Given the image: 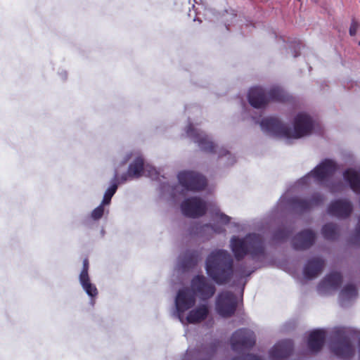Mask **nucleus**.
<instances>
[{
	"instance_id": "obj_1",
	"label": "nucleus",
	"mask_w": 360,
	"mask_h": 360,
	"mask_svg": "<svg viewBox=\"0 0 360 360\" xmlns=\"http://www.w3.org/2000/svg\"><path fill=\"white\" fill-rule=\"evenodd\" d=\"M260 127L264 132L276 138L299 139L310 134L314 124L310 116L299 113L295 117L293 130L275 117L262 119Z\"/></svg>"
},
{
	"instance_id": "obj_2",
	"label": "nucleus",
	"mask_w": 360,
	"mask_h": 360,
	"mask_svg": "<svg viewBox=\"0 0 360 360\" xmlns=\"http://www.w3.org/2000/svg\"><path fill=\"white\" fill-rule=\"evenodd\" d=\"M205 270L209 277L217 284H226L233 276V258L226 250H214L206 259Z\"/></svg>"
},
{
	"instance_id": "obj_3",
	"label": "nucleus",
	"mask_w": 360,
	"mask_h": 360,
	"mask_svg": "<svg viewBox=\"0 0 360 360\" xmlns=\"http://www.w3.org/2000/svg\"><path fill=\"white\" fill-rule=\"evenodd\" d=\"M231 249L238 261L242 260L247 255H250L253 259L265 255L264 240L256 233L248 234L243 238L233 236L231 240Z\"/></svg>"
},
{
	"instance_id": "obj_4",
	"label": "nucleus",
	"mask_w": 360,
	"mask_h": 360,
	"mask_svg": "<svg viewBox=\"0 0 360 360\" xmlns=\"http://www.w3.org/2000/svg\"><path fill=\"white\" fill-rule=\"evenodd\" d=\"M177 177L179 184L188 191H200L207 186L206 178L194 171H181L179 172Z\"/></svg>"
},
{
	"instance_id": "obj_5",
	"label": "nucleus",
	"mask_w": 360,
	"mask_h": 360,
	"mask_svg": "<svg viewBox=\"0 0 360 360\" xmlns=\"http://www.w3.org/2000/svg\"><path fill=\"white\" fill-rule=\"evenodd\" d=\"M238 307V300L234 293L230 291L220 292L216 300V311L224 318L232 316Z\"/></svg>"
},
{
	"instance_id": "obj_6",
	"label": "nucleus",
	"mask_w": 360,
	"mask_h": 360,
	"mask_svg": "<svg viewBox=\"0 0 360 360\" xmlns=\"http://www.w3.org/2000/svg\"><path fill=\"white\" fill-rule=\"evenodd\" d=\"M331 351L335 356L344 359L352 358L355 353L349 338L342 333H338L337 338L333 342Z\"/></svg>"
},
{
	"instance_id": "obj_7",
	"label": "nucleus",
	"mask_w": 360,
	"mask_h": 360,
	"mask_svg": "<svg viewBox=\"0 0 360 360\" xmlns=\"http://www.w3.org/2000/svg\"><path fill=\"white\" fill-rule=\"evenodd\" d=\"M191 286L193 293L198 295L202 300H209L216 292L215 286L203 275L195 276L191 280Z\"/></svg>"
},
{
	"instance_id": "obj_8",
	"label": "nucleus",
	"mask_w": 360,
	"mask_h": 360,
	"mask_svg": "<svg viewBox=\"0 0 360 360\" xmlns=\"http://www.w3.org/2000/svg\"><path fill=\"white\" fill-rule=\"evenodd\" d=\"M255 342L254 333L247 328L237 330L231 338V347L234 351L250 349L255 345Z\"/></svg>"
},
{
	"instance_id": "obj_9",
	"label": "nucleus",
	"mask_w": 360,
	"mask_h": 360,
	"mask_svg": "<svg viewBox=\"0 0 360 360\" xmlns=\"http://www.w3.org/2000/svg\"><path fill=\"white\" fill-rule=\"evenodd\" d=\"M184 215L191 218H198L203 216L207 211L205 201L198 197H191L184 200L181 205Z\"/></svg>"
},
{
	"instance_id": "obj_10",
	"label": "nucleus",
	"mask_w": 360,
	"mask_h": 360,
	"mask_svg": "<svg viewBox=\"0 0 360 360\" xmlns=\"http://www.w3.org/2000/svg\"><path fill=\"white\" fill-rule=\"evenodd\" d=\"M186 132L187 136L192 138L203 151L210 153H217V146L210 140V137L203 131L195 129L192 124L187 126Z\"/></svg>"
},
{
	"instance_id": "obj_11",
	"label": "nucleus",
	"mask_w": 360,
	"mask_h": 360,
	"mask_svg": "<svg viewBox=\"0 0 360 360\" xmlns=\"http://www.w3.org/2000/svg\"><path fill=\"white\" fill-rule=\"evenodd\" d=\"M324 196L319 193H313L309 198L294 197L290 200V205L293 210L299 212H304L323 203Z\"/></svg>"
},
{
	"instance_id": "obj_12",
	"label": "nucleus",
	"mask_w": 360,
	"mask_h": 360,
	"mask_svg": "<svg viewBox=\"0 0 360 360\" xmlns=\"http://www.w3.org/2000/svg\"><path fill=\"white\" fill-rule=\"evenodd\" d=\"M195 304V296L188 288L181 289L178 291L175 304L179 318L184 312L192 308Z\"/></svg>"
},
{
	"instance_id": "obj_13",
	"label": "nucleus",
	"mask_w": 360,
	"mask_h": 360,
	"mask_svg": "<svg viewBox=\"0 0 360 360\" xmlns=\"http://www.w3.org/2000/svg\"><path fill=\"white\" fill-rule=\"evenodd\" d=\"M316 238V233L312 230L304 229L293 237L292 245L296 250H305L314 244Z\"/></svg>"
},
{
	"instance_id": "obj_14",
	"label": "nucleus",
	"mask_w": 360,
	"mask_h": 360,
	"mask_svg": "<svg viewBox=\"0 0 360 360\" xmlns=\"http://www.w3.org/2000/svg\"><path fill=\"white\" fill-rule=\"evenodd\" d=\"M336 169V164L334 161L326 159L311 171V174L317 181H323L325 179L333 176Z\"/></svg>"
},
{
	"instance_id": "obj_15",
	"label": "nucleus",
	"mask_w": 360,
	"mask_h": 360,
	"mask_svg": "<svg viewBox=\"0 0 360 360\" xmlns=\"http://www.w3.org/2000/svg\"><path fill=\"white\" fill-rule=\"evenodd\" d=\"M352 212V203L347 200H337L332 202L328 207V212L338 218L345 219Z\"/></svg>"
},
{
	"instance_id": "obj_16",
	"label": "nucleus",
	"mask_w": 360,
	"mask_h": 360,
	"mask_svg": "<svg viewBox=\"0 0 360 360\" xmlns=\"http://www.w3.org/2000/svg\"><path fill=\"white\" fill-rule=\"evenodd\" d=\"M248 98L249 103L255 108H263L269 103L267 92L260 86L251 88Z\"/></svg>"
},
{
	"instance_id": "obj_17",
	"label": "nucleus",
	"mask_w": 360,
	"mask_h": 360,
	"mask_svg": "<svg viewBox=\"0 0 360 360\" xmlns=\"http://www.w3.org/2000/svg\"><path fill=\"white\" fill-rule=\"evenodd\" d=\"M293 351V342L290 340H284L276 344L270 351V356L275 360L284 359L291 355Z\"/></svg>"
},
{
	"instance_id": "obj_18",
	"label": "nucleus",
	"mask_w": 360,
	"mask_h": 360,
	"mask_svg": "<svg viewBox=\"0 0 360 360\" xmlns=\"http://www.w3.org/2000/svg\"><path fill=\"white\" fill-rule=\"evenodd\" d=\"M326 333L323 330L317 329L311 331L308 337L307 347L312 353L320 352L324 345Z\"/></svg>"
},
{
	"instance_id": "obj_19",
	"label": "nucleus",
	"mask_w": 360,
	"mask_h": 360,
	"mask_svg": "<svg viewBox=\"0 0 360 360\" xmlns=\"http://www.w3.org/2000/svg\"><path fill=\"white\" fill-rule=\"evenodd\" d=\"M325 266V262L320 257L312 258L307 262L303 273L305 278L311 279L321 273Z\"/></svg>"
},
{
	"instance_id": "obj_20",
	"label": "nucleus",
	"mask_w": 360,
	"mask_h": 360,
	"mask_svg": "<svg viewBox=\"0 0 360 360\" xmlns=\"http://www.w3.org/2000/svg\"><path fill=\"white\" fill-rule=\"evenodd\" d=\"M209 314V308L207 304H201L191 310L187 315L186 321L189 323H199L205 320Z\"/></svg>"
},
{
	"instance_id": "obj_21",
	"label": "nucleus",
	"mask_w": 360,
	"mask_h": 360,
	"mask_svg": "<svg viewBox=\"0 0 360 360\" xmlns=\"http://www.w3.org/2000/svg\"><path fill=\"white\" fill-rule=\"evenodd\" d=\"M344 179L349 183L352 190L356 194L360 193V172L353 169H347L343 173Z\"/></svg>"
},
{
	"instance_id": "obj_22",
	"label": "nucleus",
	"mask_w": 360,
	"mask_h": 360,
	"mask_svg": "<svg viewBox=\"0 0 360 360\" xmlns=\"http://www.w3.org/2000/svg\"><path fill=\"white\" fill-rule=\"evenodd\" d=\"M197 233L202 237L209 239L214 233H221L225 231V229L221 226L216 224H205L196 227Z\"/></svg>"
},
{
	"instance_id": "obj_23",
	"label": "nucleus",
	"mask_w": 360,
	"mask_h": 360,
	"mask_svg": "<svg viewBox=\"0 0 360 360\" xmlns=\"http://www.w3.org/2000/svg\"><path fill=\"white\" fill-rule=\"evenodd\" d=\"M342 282V276L339 272H332L328 274L323 280L320 283L319 288L321 289L324 287L331 288H338Z\"/></svg>"
},
{
	"instance_id": "obj_24",
	"label": "nucleus",
	"mask_w": 360,
	"mask_h": 360,
	"mask_svg": "<svg viewBox=\"0 0 360 360\" xmlns=\"http://www.w3.org/2000/svg\"><path fill=\"white\" fill-rule=\"evenodd\" d=\"M266 92L269 102L277 101L285 103L290 99V96L283 89L278 86H274Z\"/></svg>"
},
{
	"instance_id": "obj_25",
	"label": "nucleus",
	"mask_w": 360,
	"mask_h": 360,
	"mask_svg": "<svg viewBox=\"0 0 360 360\" xmlns=\"http://www.w3.org/2000/svg\"><path fill=\"white\" fill-rule=\"evenodd\" d=\"M200 259V253L198 251H191L186 252L181 259V267L185 271H188L195 267Z\"/></svg>"
},
{
	"instance_id": "obj_26",
	"label": "nucleus",
	"mask_w": 360,
	"mask_h": 360,
	"mask_svg": "<svg viewBox=\"0 0 360 360\" xmlns=\"http://www.w3.org/2000/svg\"><path fill=\"white\" fill-rule=\"evenodd\" d=\"M144 160L142 158H136L129 166L128 175L131 179H138L143 175Z\"/></svg>"
},
{
	"instance_id": "obj_27",
	"label": "nucleus",
	"mask_w": 360,
	"mask_h": 360,
	"mask_svg": "<svg viewBox=\"0 0 360 360\" xmlns=\"http://www.w3.org/2000/svg\"><path fill=\"white\" fill-rule=\"evenodd\" d=\"M321 233L326 240H335L338 235V227L333 223H328L322 227Z\"/></svg>"
},
{
	"instance_id": "obj_28",
	"label": "nucleus",
	"mask_w": 360,
	"mask_h": 360,
	"mask_svg": "<svg viewBox=\"0 0 360 360\" xmlns=\"http://www.w3.org/2000/svg\"><path fill=\"white\" fill-rule=\"evenodd\" d=\"M79 282L89 296L91 297L97 296L98 290L96 285L91 283L89 277L79 278Z\"/></svg>"
},
{
	"instance_id": "obj_29",
	"label": "nucleus",
	"mask_w": 360,
	"mask_h": 360,
	"mask_svg": "<svg viewBox=\"0 0 360 360\" xmlns=\"http://www.w3.org/2000/svg\"><path fill=\"white\" fill-rule=\"evenodd\" d=\"M340 296L344 300H350L357 296V290L354 285H346L340 292Z\"/></svg>"
},
{
	"instance_id": "obj_30",
	"label": "nucleus",
	"mask_w": 360,
	"mask_h": 360,
	"mask_svg": "<svg viewBox=\"0 0 360 360\" xmlns=\"http://www.w3.org/2000/svg\"><path fill=\"white\" fill-rule=\"evenodd\" d=\"M292 230L285 227H281L276 229L273 234V239L276 241H282L288 238L292 233Z\"/></svg>"
},
{
	"instance_id": "obj_31",
	"label": "nucleus",
	"mask_w": 360,
	"mask_h": 360,
	"mask_svg": "<svg viewBox=\"0 0 360 360\" xmlns=\"http://www.w3.org/2000/svg\"><path fill=\"white\" fill-rule=\"evenodd\" d=\"M117 184L116 182H114L105 192L103 199L102 200V204L104 205H108L110 203L111 198L115 193L117 189Z\"/></svg>"
},
{
	"instance_id": "obj_32",
	"label": "nucleus",
	"mask_w": 360,
	"mask_h": 360,
	"mask_svg": "<svg viewBox=\"0 0 360 360\" xmlns=\"http://www.w3.org/2000/svg\"><path fill=\"white\" fill-rule=\"evenodd\" d=\"M143 175L152 179H158L159 177V172L154 167L147 165H144Z\"/></svg>"
},
{
	"instance_id": "obj_33",
	"label": "nucleus",
	"mask_w": 360,
	"mask_h": 360,
	"mask_svg": "<svg viewBox=\"0 0 360 360\" xmlns=\"http://www.w3.org/2000/svg\"><path fill=\"white\" fill-rule=\"evenodd\" d=\"M104 213V205L102 203L95 208L91 212V217L94 220L100 219Z\"/></svg>"
},
{
	"instance_id": "obj_34",
	"label": "nucleus",
	"mask_w": 360,
	"mask_h": 360,
	"mask_svg": "<svg viewBox=\"0 0 360 360\" xmlns=\"http://www.w3.org/2000/svg\"><path fill=\"white\" fill-rule=\"evenodd\" d=\"M254 271H248L246 270V266L245 264H241L240 265L236 270V272L237 274V276L240 278H243V277H245V276H249L251 275V274Z\"/></svg>"
},
{
	"instance_id": "obj_35",
	"label": "nucleus",
	"mask_w": 360,
	"mask_h": 360,
	"mask_svg": "<svg viewBox=\"0 0 360 360\" xmlns=\"http://www.w3.org/2000/svg\"><path fill=\"white\" fill-rule=\"evenodd\" d=\"M359 27L360 24L359 23V22L355 18H352L349 30V33L350 36H355Z\"/></svg>"
},
{
	"instance_id": "obj_36",
	"label": "nucleus",
	"mask_w": 360,
	"mask_h": 360,
	"mask_svg": "<svg viewBox=\"0 0 360 360\" xmlns=\"http://www.w3.org/2000/svg\"><path fill=\"white\" fill-rule=\"evenodd\" d=\"M89 266V263L88 258L84 259L83 267H82V270L79 274V278L89 277V274H88Z\"/></svg>"
},
{
	"instance_id": "obj_37",
	"label": "nucleus",
	"mask_w": 360,
	"mask_h": 360,
	"mask_svg": "<svg viewBox=\"0 0 360 360\" xmlns=\"http://www.w3.org/2000/svg\"><path fill=\"white\" fill-rule=\"evenodd\" d=\"M232 360H261V359L256 355L248 354L242 356L235 357Z\"/></svg>"
},
{
	"instance_id": "obj_38",
	"label": "nucleus",
	"mask_w": 360,
	"mask_h": 360,
	"mask_svg": "<svg viewBox=\"0 0 360 360\" xmlns=\"http://www.w3.org/2000/svg\"><path fill=\"white\" fill-rule=\"evenodd\" d=\"M217 216L224 225L229 224L231 221V217L224 213H217Z\"/></svg>"
},
{
	"instance_id": "obj_39",
	"label": "nucleus",
	"mask_w": 360,
	"mask_h": 360,
	"mask_svg": "<svg viewBox=\"0 0 360 360\" xmlns=\"http://www.w3.org/2000/svg\"><path fill=\"white\" fill-rule=\"evenodd\" d=\"M355 236L358 240H360V216H359L358 224H357V226L356 228V236Z\"/></svg>"
},
{
	"instance_id": "obj_40",
	"label": "nucleus",
	"mask_w": 360,
	"mask_h": 360,
	"mask_svg": "<svg viewBox=\"0 0 360 360\" xmlns=\"http://www.w3.org/2000/svg\"><path fill=\"white\" fill-rule=\"evenodd\" d=\"M128 177H129L128 173L123 174L120 178V182L124 183L125 181H127Z\"/></svg>"
},
{
	"instance_id": "obj_41",
	"label": "nucleus",
	"mask_w": 360,
	"mask_h": 360,
	"mask_svg": "<svg viewBox=\"0 0 360 360\" xmlns=\"http://www.w3.org/2000/svg\"><path fill=\"white\" fill-rule=\"evenodd\" d=\"M219 156L230 155V153L226 150H222V151H220L219 153Z\"/></svg>"
},
{
	"instance_id": "obj_42",
	"label": "nucleus",
	"mask_w": 360,
	"mask_h": 360,
	"mask_svg": "<svg viewBox=\"0 0 360 360\" xmlns=\"http://www.w3.org/2000/svg\"><path fill=\"white\" fill-rule=\"evenodd\" d=\"M328 187H329L330 191L331 193H335V192H336L338 190H339V188H337V189H336V188H335V186H333H333H328Z\"/></svg>"
},
{
	"instance_id": "obj_43",
	"label": "nucleus",
	"mask_w": 360,
	"mask_h": 360,
	"mask_svg": "<svg viewBox=\"0 0 360 360\" xmlns=\"http://www.w3.org/2000/svg\"><path fill=\"white\" fill-rule=\"evenodd\" d=\"M114 181H117V173H116V174H115V175Z\"/></svg>"
},
{
	"instance_id": "obj_44",
	"label": "nucleus",
	"mask_w": 360,
	"mask_h": 360,
	"mask_svg": "<svg viewBox=\"0 0 360 360\" xmlns=\"http://www.w3.org/2000/svg\"><path fill=\"white\" fill-rule=\"evenodd\" d=\"M342 183H341V182H338V183L337 184V186H338V188H339V187H342Z\"/></svg>"
},
{
	"instance_id": "obj_45",
	"label": "nucleus",
	"mask_w": 360,
	"mask_h": 360,
	"mask_svg": "<svg viewBox=\"0 0 360 360\" xmlns=\"http://www.w3.org/2000/svg\"><path fill=\"white\" fill-rule=\"evenodd\" d=\"M359 45L360 46V41H359Z\"/></svg>"
}]
</instances>
